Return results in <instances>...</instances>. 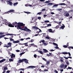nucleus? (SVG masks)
<instances>
[{"label": "nucleus", "instance_id": "1", "mask_svg": "<svg viewBox=\"0 0 73 73\" xmlns=\"http://www.w3.org/2000/svg\"><path fill=\"white\" fill-rule=\"evenodd\" d=\"M13 24L15 25V27H17L19 29H21L23 28V26H25V24L23 23L19 22L17 23L16 22H15L13 23Z\"/></svg>", "mask_w": 73, "mask_h": 73}, {"label": "nucleus", "instance_id": "2", "mask_svg": "<svg viewBox=\"0 0 73 73\" xmlns=\"http://www.w3.org/2000/svg\"><path fill=\"white\" fill-rule=\"evenodd\" d=\"M22 31H26L27 32H29V33H31L32 31L30 30L29 29H28V28L26 27H25L24 29H22Z\"/></svg>", "mask_w": 73, "mask_h": 73}, {"label": "nucleus", "instance_id": "3", "mask_svg": "<svg viewBox=\"0 0 73 73\" xmlns=\"http://www.w3.org/2000/svg\"><path fill=\"white\" fill-rule=\"evenodd\" d=\"M64 15H65L66 16V17H68V16H69L70 15L69 13H68V11H65L64 13Z\"/></svg>", "mask_w": 73, "mask_h": 73}, {"label": "nucleus", "instance_id": "4", "mask_svg": "<svg viewBox=\"0 0 73 73\" xmlns=\"http://www.w3.org/2000/svg\"><path fill=\"white\" fill-rule=\"evenodd\" d=\"M53 45H56V46L55 47V49H59V47H58V44H57L56 43L53 42Z\"/></svg>", "mask_w": 73, "mask_h": 73}, {"label": "nucleus", "instance_id": "5", "mask_svg": "<svg viewBox=\"0 0 73 73\" xmlns=\"http://www.w3.org/2000/svg\"><path fill=\"white\" fill-rule=\"evenodd\" d=\"M7 2L9 3L10 5H11V6H12V5H13V3H12V2H11L10 0L7 1Z\"/></svg>", "mask_w": 73, "mask_h": 73}, {"label": "nucleus", "instance_id": "6", "mask_svg": "<svg viewBox=\"0 0 73 73\" xmlns=\"http://www.w3.org/2000/svg\"><path fill=\"white\" fill-rule=\"evenodd\" d=\"M32 29L33 30H36V29H38V28L35 26H33L32 27Z\"/></svg>", "mask_w": 73, "mask_h": 73}, {"label": "nucleus", "instance_id": "7", "mask_svg": "<svg viewBox=\"0 0 73 73\" xmlns=\"http://www.w3.org/2000/svg\"><path fill=\"white\" fill-rule=\"evenodd\" d=\"M48 31H49V32L51 33H54V31H53V30H52V29H48Z\"/></svg>", "mask_w": 73, "mask_h": 73}, {"label": "nucleus", "instance_id": "8", "mask_svg": "<svg viewBox=\"0 0 73 73\" xmlns=\"http://www.w3.org/2000/svg\"><path fill=\"white\" fill-rule=\"evenodd\" d=\"M63 19H59V21H60L59 22H58L57 23V24H60V23H62V21H61V20H63Z\"/></svg>", "mask_w": 73, "mask_h": 73}, {"label": "nucleus", "instance_id": "9", "mask_svg": "<svg viewBox=\"0 0 73 73\" xmlns=\"http://www.w3.org/2000/svg\"><path fill=\"white\" fill-rule=\"evenodd\" d=\"M11 58H13V57H15V55L13 54H11Z\"/></svg>", "mask_w": 73, "mask_h": 73}, {"label": "nucleus", "instance_id": "10", "mask_svg": "<svg viewBox=\"0 0 73 73\" xmlns=\"http://www.w3.org/2000/svg\"><path fill=\"white\" fill-rule=\"evenodd\" d=\"M29 68H36V67L33 66H29L26 68V69H29Z\"/></svg>", "mask_w": 73, "mask_h": 73}, {"label": "nucleus", "instance_id": "11", "mask_svg": "<svg viewBox=\"0 0 73 73\" xmlns=\"http://www.w3.org/2000/svg\"><path fill=\"white\" fill-rule=\"evenodd\" d=\"M23 61H25V63H27H27H28V60L25 59H23Z\"/></svg>", "mask_w": 73, "mask_h": 73}, {"label": "nucleus", "instance_id": "12", "mask_svg": "<svg viewBox=\"0 0 73 73\" xmlns=\"http://www.w3.org/2000/svg\"><path fill=\"white\" fill-rule=\"evenodd\" d=\"M43 50L44 53H46L47 52H48V51L46 49H43Z\"/></svg>", "mask_w": 73, "mask_h": 73}, {"label": "nucleus", "instance_id": "13", "mask_svg": "<svg viewBox=\"0 0 73 73\" xmlns=\"http://www.w3.org/2000/svg\"><path fill=\"white\" fill-rule=\"evenodd\" d=\"M12 45V43H8V48H9V47H10Z\"/></svg>", "mask_w": 73, "mask_h": 73}, {"label": "nucleus", "instance_id": "14", "mask_svg": "<svg viewBox=\"0 0 73 73\" xmlns=\"http://www.w3.org/2000/svg\"><path fill=\"white\" fill-rule=\"evenodd\" d=\"M64 58H65V59H68V58H71V59H72V57L71 56H68V57H66L65 56H64Z\"/></svg>", "mask_w": 73, "mask_h": 73}, {"label": "nucleus", "instance_id": "15", "mask_svg": "<svg viewBox=\"0 0 73 73\" xmlns=\"http://www.w3.org/2000/svg\"><path fill=\"white\" fill-rule=\"evenodd\" d=\"M6 59H3L1 60L0 61V63H1V62H3L4 61H5Z\"/></svg>", "mask_w": 73, "mask_h": 73}, {"label": "nucleus", "instance_id": "16", "mask_svg": "<svg viewBox=\"0 0 73 73\" xmlns=\"http://www.w3.org/2000/svg\"><path fill=\"white\" fill-rule=\"evenodd\" d=\"M19 42H20V41L19 40H16L15 41H13V43H19Z\"/></svg>", "mask_w": 73, "mask_h": 73}, {"label": "nucleus", "instance_id": "17", "mask_svg": "<svg viewBox=\"0 0 73 73\" xmlns=\"http://www.w3.org/2000/svg\"><path fill=\"white\" fill-rule=\"evenodd\" d=\"M26 7H28V6H29L30 7H32V5H30L29 4H26L25 5Z\"/></svg>", "mask_w": 73, "mask_h": 73}, {"label": "nucleus", "instance_id": "18", "mask_svg": "<svg viewBox=\"0 0 73 73\" xmlns=\"http://www.w3.org/2000/svg\"><path fill=\"white\" fill-rule=\"evenodd\" d=\"M9 27H14V26L12 25L11 24H9L8 25Z\"/></svg>", "mask_w": 73, "mask_h": 73}, {"label": "nucleus", "instance_id": "19", "mask_svg": "<svg viewBox=\"0 0 73 73\" xmlns=\"http://www.w3.org/2000/svg\"><path fill=\"white\" fill-rule=\"evenodd\" d=\"M38 52L41 54H43V52H42V51L40 50H38Z\"/></svg>", "mask_w": 73, "mask_h": 73}, {"label": "nucleus", "instance_id": "20", "mask_svg": "<svg viewBox=\"0 0 73 73\" xmlns=\"http://www.w3.org/2000/svg\"><path fill=\"white\" fill-rule=\"evenodd\" d=\"M5 36H13V34H6V35H5Z\"/></svg>", "mask_w": 73, "mask_h": 73}, {"label": "nucleus", "instance_id": "21", "mask_svg": "<svg viewBox=\"0 0 73 73\" xmlns=\"http://www.w3.org/2000/svg\"><path fill=\"white\" fill-rule=\"evenodd\" d=\"M64 67V64H62L60 65V68L61 69H62Z\"/></svg>", "mask_w": 73, "mask_h": 73}, {"label": "nucleus", "instance_id": "22", "mask_svg": "<svg viewBox=\"0 0 73 73\" xmlns=\"http://www.w3.org/2000/svg\"><path fill=\"white\" fill-rule=\"evenodd\" d=\"M23 59H23L22 60H19L18 62H19V63H20L22 62H23V61H24V60H23Z\"/></svg>", "mask_w": 73, "mask_h": 73}, {"label": "nucleus", "instance_id": "23", "mask_svg": "<svg viewBox=\"0 0 73 73\" xmlns=\"http://www.w3.org/2000/svg\"><path fill=\"white\" fill-rule=\"evenodd\" d=\"M15 10H11L9 11V12H14Z\"/></svg>", "mask_w": 73, "mask_h": 73}, {"label": "nucleus", "instance_id": "24", "mask_svg": "<svg viewBox=\"0 0 73 73\" xmlns=\"http://www.w3.org/2000/svg\"><path fill=\"white\" fill-rule=\"evenodd\" d=\"M5 36V35H0V38H2V37H4Z\"/></svg>", "mask_w": 73, "mask_h": 73}, {"label": "nucleus", "instance_id": "25", "mask_svg": "<svg viewBox=\"0 0 73 73\" xmlns=\"http://www.w3.org/2000/svg\"><path fill=\"white\" fill-rule=\"evenodd\" d=\"M59 5V4H56L53 5L52 7H57Z\"/></svg>", "mask_w": 73, "mask_h": 73}, {"label": "nucleus", "instance_id": "26", "mask_svg": "<svg viewBox=\"0 0 73 73\" xmlns=\"http://www.w3.org/2000/svg\"><path fill=\"white\" fill-rule=\"evenodd\" d=\"M62 54H68V53L67 52H62L61 53Z\"/></svg>", "mask_w": 73, "mask_h": 73}, {"label": "nucleus", "instance_id": "27", "mask_svg": "<svg viewBox=\"0 0 73 73\" xmlns=\"http://www.w3.org/2000/svg\"><path fill=\"white\" fill-rule=\"evenodd\" d=\"M45 38H46V39H50V37L49 36H46Z\"/></svg>", "mask_w": 73, "mask_h": 73}, {"label": "nucleus", "instance_id": "28", "mask_svg": "<svg viewBox=\"0 0 73 73\" xmlns=\"http://www.w3.org/2000/svg\"><path fill=\"white\" fill-rule=\"evenodd\" d=\"M59 5H66V4H65V3H62L59 4Z\"/></svg>", "mask_w": 73, "mask_h": 73}, {"label": "nucleus", "instance_id": "29", "mask_svg": "<svg viewBox=\"0 0 73 73\" xmlns=\"http://www.w3.org/2000/svg\"><path fill=\"white\" fill-rule=\"evenodd\" d=\"M64 28H65V26H62L60 27V28L61 29H64Z\"/></svg>", "mask_w": 73, "mask_h": 73}, {"label": "nucleus", "instance_id": "30", "mask_svg": "<svg viewBox=\"0 0 73 73\" xmlns=\"http://www.w3.org/2000/svg\"><path fill=\"white\" fill-rule=\"evenodd\" d=\"M9 61L11 62V61H13V59H12L11 58L9 59Z\"/></svg>", "mask_w": 73, "mask_h": 73}, {"label": "nucleus", "instance_id": "31", "mask_svg": "<svg viewBox=\"0 0 73 73\" xmlns=\"http://www.w3.org/2000/svg\"><path fill=\"white\" fill-rule=\"evenodd\" d=\"M18 4V2H16L14 3V4H13V5L14 6H15L16 5H17Z\"/></svg>", "mask_w": 73, "mask_h": 73}, {"label": "nucleus", "instance_id": "32", "mask_svg": "<svg viewBox=\"0 0 73 73\" xmlns=\"http://www.w3.org/2000/svg\"><path fill=\"white\" fill-rule=\"evenodd\" d=\"M23 45H25V46H28V45L27 44V43H24L23 44Z\"/></svg>", "mask_w": 73, "mask_h": 73}, {"label": "nucleus", "instance_id": "33", "mask_svg": "<svg viewBox=\"0 0 73 73\" xmlns=\"http://www.w3.org/2000/svg\"><path fill=\"white\" fill-rule=\"evenodd\" d=\"M66 63L67 65H69V61H67L66 62Z\"/></svg>", "mask_w": 73, "mask_h": 73}, {"label": "nucleus", "instance_id": "34", "mask_svg": "<svg viewBox=\"0 0 73 73\" xmlns=\"http://www.w3.org/2000/svg\"><path fill=\"white\" fill-rule=\"evenodd\" d=\"M63 47H64V48H66L68 47V46L64 45Z\"/></svg>", "mask_w": 73, "mask_h": 73}, {"label": "nucleus", "instance_id": "35", "mask_svg": "<svg viewBox=\"0 0 73 73\" xmlns=\"http://www.w3.org/2000/svg\"><path fill=\"white\" fill-rule=\"evenodd\" d=\"M10 41H14V40L13 39H12V38H10Z\"/></svg>", "mask_w": 73, "mask_h": 73}, {"label": "nucleus", "instance_id": "36", "mask_svg": "<svg viewBox=\"0 0 73 73\" xmlns=\"http://www.w3.org/2000/svg\"><path fill=\"white\" fill-rule=\"evenodd\" d=\"M24 13H27V14H29V13H31L30 12H25V11H24Z\"/></svg>", "mask_w": 73, "mask_h": 73}, {"label": "nucleus", "instance_id": "37", "mask_svg": "<svg viewBox=\"0 0 73 73\" xmlns=\"http://www.w3.org/2000/svg\"><path fill=\"white\" fill-rule=\"evenodd\" d=\"M48 5H53V3H49L48 4Z\"/></svg>", "mask_w": 73, "mask_h": 73}, {"label": "nucleus", "instance_id": "38", "mask_svg": "<svg viewBox=\"0 0 73 73\" xmlns=\"http://www.w3.org/2000/svg\"><path fill=\"white\" fill-rule=\"evenodd\" d=\"M22 70V71H24V69H23V68H21L20 69H19V70H18L19 71L20 70Z\"/></svg>", "mask_w": 73, "mask_h": 73}, {"label": "nucleus", "instance_id": "39", "mask_svg": "<svg viewBox=\"0 0 73 73\" xmlns=\"http://www.w3.org/2000/svg\"><path fill=\"white\" fill-rule=\"evenodd\" d=\"M41 13H42V12H39L38 13H37V15H41Z\"/></svg>", "mask_w": 73, "mask_h": 73}, {"label": "nucleus", "instance_id": "40", "mask_svg": "<svg viewBox=\"0 0 73 73\" xmlns=\"http://www.w3.org/2000/svg\"><path fill=\"white\" fill-rule=\"evenodd\" d=\"M4 70H7V67H4Z\"/></svg>", "mask_w": 73, "mask_h": 73}, {"label": "nucleus", "instance_id": "41", "mask_svg": "<svg viewBox=\"0 0 73 73\" xmlns=\"http://www.w3.org/2000/svg\"><path fill=\"white\" fill-rule=\"evenodd\" d=\"M4 14H9V11L7 12H5Z\"/></svg>", "mask_w": 73, "mask_h": 73}, {"label": "nucleus", "instance_id": "42", "mask_svg": "<svg viewBox=\"0 0 73 73\" xmlns=\"http://www.w3.org/2000/svg\"><path fill=\"white\" fill-rule=\"evenodd\" d=\"M51 25L50 24H48L47 25V26H46L47 27H49L50 26H51Z\"/></svg>", "mask_w": 73, "mask_h": 73}, {"label": "nucleus", "instance_id": "43", "mask_svg": "<svg viewBox=\"0 0 73 73\" xmlns=\"http://www.w3.org/2000/svg\"><path fill=\"white\" fill-rule=\"evenodd\" d=\"M54 50H53V49H52V50H50V52H53V51H54Z\"/></svg>", "mask_w": 73, "mask_h": 73}, {"label": "nucleus", "instance_id": "44", "mask_svg": "<svg viewBox=\"0 0 73 73\" xmlns=\"http://www.w3.org/2000/svg\"><path fill=\"white\" fill-rule=\"evenodd\" d=\"M36 56L37 55H36V54H35L34 55V56L35 57V58H36L37 57Z\"/></svg>", "mask_w": 73, "mask_h": 73}, {"label": "nucleus", "instance_id": "45", "mask_svg": "<svg viewBox=\"0 0 73 73\" xmlns=\"http://www.w3.org/2000/svg\"><path fill=\"white\" fill-rule=\"evenodd\" d=\"M4 33H0V35H4Z\"/></svg>", "mask_w": 73, "mask_h": 73}, {"label": "nucleus", "instance_id": "46", "mask_svg": "<svg viewBox=\"0 0 73 73\" xmlns=\"http://www.w3.org/2000/svg\"><path fill=\"white\" fill-rule=\"evenodd\" d=\"M38 29L39 30V33H38V34H39V32H42V31H41V29H39V28H38Z\"/></svg>", "mask_w": 73, "mask_h": 73}, {"label": "nucleus", "instance_id": "47", "mask_svg": "<svg viewBox=\"0 0 73 73\" xmlns=\"http://www.w3.org/2000/svg\"><path fill=\"white\" fill-rule=\"evenodd\" d=\"M50 3V1H46L45 2V3Z\"/></svg>", "mask_w": 73, "mask_h": 73}, {"label": "nucleus", "instance_id": "48", "mask_svg": "<svg viewBox=\"0 0 73 73\" xmlns=\"http://www.w3.org/2000/svg\"><path fill=\"white\" fill-rule=\"evenodd\" d=\"M49 21H44V23H49Z\"/></svg>", "mask_w": 73, "mask_h": 73}, {"label": "nucleus", "instance_id": "49", "mask_svg": "<svg viewBox=\"0 0 73 73\" xmlns=\"http://www.w3.org/2000/svg\"><path fill=\"white\" fill-rule=\"evenodd\" d=\"M46 63L47 64H50V62L49 61L46 62Z\"/></svg>", "mask_w": 73, "mask_h": 73}, {"label": "nucleus", "instance_id": "50", "mask_svg": "<svg viewBox=\"0 0 73 73\" xmlns=\"http://www.w3.org/2000/svg\"><path fill=\"white\" fill-rule=\"evenodd\" d=\"M42 59V60H44V61H46V59H45V58H43Z\"/></svg>", "mask_w": 73, "mask_h": 73}, {"label": "nucleus", "instance_id": "51", "mask_svg": "<svg viewBox=\"0 0 73 73\" xmlns=\"http://www.w3.org/2000/svg\"><path fill=\"white\" fill-rule=\"evenodd\" d=\"M68 69H72V68L70 67H68Z\"/></svg>", "mask_w": 73, "mask_h": 73}, {"label": "nucleus", "instance_id": "52", "mask_svg": "<svg viewBox=\"0 0 73 73\" xmlns=\"http://www.w3.org/2000/svg\"><path fill=\"white\" fill-rule=\"evenodd\" d=\"M25 53V52H22V53L20 54V55H22V54H24Z\"/></svg>", "mask_w": 73, "mask_h": 73}, {"label": "nucleus", "instance_id": "53", "mask_svg": "<svg viewBox=\"0 0 73 73\" xmlns=\"http://www.w3.org/2000/svg\"><path fill=\"white\" fill-rule=\"evenodd\" d=\"M54 72L56 73H58V72L57 71V70H54Z\"/></svg>", "mask_w": 73, "mask_h": 73}, {"label": "nucleus", "instance_id": "54", "mask_svg": "<svg viewBox=\"0 0 73 73\" xmlns=\"http://www.w3.org/2000/svg\"><path fill=\"white\" fill-rule=\"evenodd\" d=\"M41 42H45V40H41Z\"/></svg>", "mask_w": 73, "mask_h": 73}, {"label": "nucleus", "instance_id": "55", "mask_svg": "<svg viewBox=\"0 0 73 73\" xmlns=\"http://www.w3.org/2000/svg\"><path fill=\"white\" fill-rule=\"evenodd\" d=\"M45 11V9H43L41 10V11L42 12V11Z\"/></svg>", "mask_w": 73, "mask_h": 73}, {"label": "nucleus", "instance_id": "56", "mask_svg": "<svg viewBox=\"0 0 73 73\" xmlns=\"http://www.w3.org/2000/svg\"><path fill=\"white\" fill-rule=\"evenodd\" d=\"M67 67V65H65V68H64V69H65V68H66Z\"/></svg>", "mask_w": 73, "mask_h": 73}, {"label": "nucleus", "instance_id": "57", "mask_svg": "<svg viewBox=\"0 0 73 73\" xmlns=\"http://www.w3.org/2000/svg\"><path fill=\"white\" fill-rule=\"evenodd\" d=\"M46 16H47V15H43V17L45 18Z\"/></svg>", "mask_w": 73, "mask_h": 73}, {"label": "nucleus", "instance_id": "58", "mask_svg": "<svg viewBox=\"0 0 73 73\" xmlns=\"http://www.w3.org/2000/svg\"><path fill=\"white\" fill-rule=\"evenodd\" d=\"M33 41H34V40H33V39H32L31 40V42H33Z\"/></svg>", "mask_w": 73, "mask_h": 73}, {"label": "nucleus", "instance_id": "59", "mask_svg": "<svg viewBox=\"0 0 73 73\" xmlns=\"http://www.w3.org/2000/svg\"><path fill=\"white\" fill-rule=\"evenodd\" d=\"M67 53H68V54H69V56H71V54H70V52H68Z\"/></svg>", "mask_w": 73, "mask_h": 73}, {"label": "nucleus", "instance_id": "60", "mask_svg": "<svg viewBox=\"0 0 73 73\" xmlns=\"http://www.w3.org/2000/svg\"><path fill=\"white\" fill-rule=\"evenodd\" d=\"M41 67L42 68H44V67H45V66L44 65H43L41 66Z\"/></svg>", "mask_w": 73, "mask_h": 73}, {"label": "nucleus", "instance_id": "61", "mask_svg": "<svg viewBox=\"0 0 73 73\" xmlns=\"http://www.w3.org/2000/svg\"><path fill=\"white\" fill-rule=\"evenodd\" d=\"M4 47H7V48H8V46H4Z\"/></svg>", "mask_w": 73, "mask_h": 73}, {"label": "nucleus", "instance_id": "62", "mask_svg": "<svg viewBox=\"0 0 73 73\" xmlns=\"http://www.w3.org/2000/svg\"><path fill=\"white\" fill-rule=\"evenodd\" d=\"M59 28V26H57L56 27V28Z\"/></svg>", "mask_w": 73, "mask_h": 73}, {"label": "nucleus", "instance_id": "63", "mask_svg": "<svg viewBox=\"0 0 73 73\" xmlns=\"http://www.w3.org/2000/svg\"><path fill=\"white\" fill-rule=\"evenodd\" d=\"M16 51H17V52H20L19 50H16Z\"/></svg>", "mask_w": 73, "mask_h": 73}, {"label": "nucleus", "instance_id": "64", "mask_svg": "<svg viewBox=\"0 0 73 73\" xmlns=\"http://www.w3.org/2000/svg\"><path fill=\"white\" fill-rule=\"evenodd\" d=\"M9 72H10L8 70L7 71L6 73H9Z\"/></svg>", "mask_w": 73, "mask_h": 73}]
</instances>
